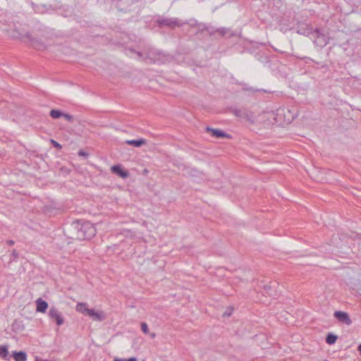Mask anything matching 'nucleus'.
Masks as SVG:
<instances>
[{
  "mask_svg": "<svg viewBox=\"0 0 361 361\" xmlns=\"http://www.w3.org/2000/svg\"><path fill=\"white\" fill-rule=\"evenodd\" d=\"M70 229L71 235L69 238L73 240L90 239L96 234V228L94 225L90 221H83L82 220L73 222Z\"/></svg>",
  "mask_w": 361,
  "mask_h": 361,
  "instance_id": "nucleus-1",
  "label": "nucleus"
},
{
  "mask_svg": "<svg viewBox=\"0 0 361 361\" xmlns=\"http://www.w3.org/2000/svg\"><path fill=\"white\" fill-rule=\"evenodd\" d=\"M267 118L269 120L279 123V124L289 123L295 117V114L289 109L281 108L278 109L276 111H269L265 114Z\"/></svg>",
  "mask_w": 361,
  "mask_h": 361,
  "instance_id": "nucleus-2",
  "label": "nucleus"
},
{
  "mask_svg": "<svg viewBox=\"0 0 361 361\" xmlns=\"http://www.w3.org/2000/svg\"><path fill=\"white\" fill-rule=\"evenodd\" d=\"M136 54L139 58H142L146 63H149L162 62L164 59V55L160 51L152 48L145 50L144 52L138 51Z\"/></svg>",
  "mask_w": 361,
  "mask_h": 361,
  "instance_id": "nucleus-3",
  "label": "nucleus"
},
{
  "mask_svg": "<svg viewBox=\"0 0 361 361\" xmlns=\"http://www.w3.org/2000/svg\"><path fill=\"white\" fill-rule=\"evenodd\" d=\"M157 23L161 27H168L170 28H174L176 27H181L186 23L182 22L177 18H165L157 20Z\"/></svg>",
  "mask_w": 361,
  "mask_h": 361,
  "instance_id": "nucleus-4",
  "label": "nucleus"
},
{
  "mask_svg": "<svg viewBox=\"0 0 361 361\" xmlns=\"http://www.w3.org/2000/svg\"><path fill=\"white\" fill-rule=\"evenodd\" d=\"M231 112L239 118L254 122V114L246 108L233 109Z\"/></svg>",
  "mask_w": 361,
  "mask_h": 361,
  "instance_id": "nucleus-5",
  "label": "nucleus"
},
{
  "mask_svg": "<svg viewBox=\"0 0 361 361\" xmlns=\"http://www.w3.org/2000/svg\"><path fill=\"white\" fill-rule=\"evenodd\" d=\"M48 314L49 318L54 320L58 326H61L64 323L62 314L56 307H51L49 310Z\"/></svg>",
  "mask_w": 361,
  "mask_h": 361,
  "instance_id": "nucleus-6",
  "label": "nucleus"
},
{
  "mask_svg": "<svg viewBox=\"0 0 361 361\" xmlns=\"http://www.w3.org/2000/svg\"><path fill=\"white\" fill-rule=\"evenodd\" d=\"M334 317L338 319V321L343 324H345L348 326L352 324L351 319L350 318L348 314L345 312L336 311L334 312Z\"/></svg>",
  "mask_w": 361,
  "mask_h": 361,
  "instance_id": "nucleus-7",
  "label": "nucleus"
},
{
  "mask_svg": "<svg viewBox=\"0 0 361 361\" xmlns=\"http://www.w3.org/2000/svg\"><path fill=\"white\" fill-rule=\"evenodd\" d=\"M206 131L210 133L212 135L217 138H231V135L219 129H214L210 127L206 128Z\"/></svg>",
  "mask_w": 361,
  "mask_h": 361,
  "instance_id": "nucleus-8",
  "label": "nucleus"
},
{
  "mask_svg": "<svg viewBox=\"0 0 361 361\" xmlns=\"http://www.w3.org/2000/svg\"><path fill=\"white\" fill-rule=\"evenodd\" d=\"M94 321L102 322L105 319V314L102 311H95L94 309H89L87 314Z\"/></svg>",
  "mask_w": 361,
  "mask_h": 361,
  "instance_id": "nucleus-9",
  "label": "nucleus"
},
{
  "mask_svg": "<svg viewBox=\"0 0 361 361\" xmlns=\"http://www.w3.org/2000/svg\"><path fill=\"white\" fill-rule=\"evenodd\" d=\"M112 173L118 175V176L126 178L129 176V173L124 170L121 165H114L111 167Z\"/></svg>",
  "mask_w": 361,
  "mask_h": 361,
  "instance_id": "nucleus-10",
  "label": "nucleus"
},
{
  "mask_svg": "<svg viewBox=\"0 0 361 361\" xmlns=\"http://www.w3.org/2000/svg\"><path fill=\"white\" fill-rule=\"evenodd\" d=\"M36 305L37 312L42 313L45 312L48 307V303L45 300H43L42 298H38L36 300Z\"/></svg>",
  "mask_w": 361,
  "mask_h": 361,
  "instance_id": "nucleus-11",
  "label": "nucleus"
},
{
  "mask_svg": "<svg viewBox=\"0 0 361 361\" xmlns=\"http://www.w3.org/2000/svg\"><path fill=\"white\" fill-rule=\"evenodd\" d=\"M125 143L135 147H140L142 145H145L147 141L145 139L140 138L138 140H128L125 142Z\"/></svg>",
  "mask_w": 361,
  "mask_h": 361,
  "instance_id": "nucleus-12",
  "label": "nucleus"
},
{
  "mask_svg": "<svg viewBox=\"0 0 361 361\" xmlns=\"http://www.w3.org/2000/svg\"><path fill=\"white\" fill-rule=\"evenodd\" d=\"M13 357L15 361H26L27 354L24 351L13 352Z\"/></svg>",
  "mask_w": 361,
  "mask_h": 361,
  "instance_id": "nucleus-13",
  "label": "nucleus"
},
{
  "mask_svg": "<svg viewBox=\"0 0 361 361\" xmlns=\"http://www.w3.org/2000/svg\"><path fill=\"white\" fill-rule=\"evenodd\" d=\"M75 310L77 312L82 313L83 314L87 315L89 308L87 307V305L85 302H78L76 305Z\"/></svg>",
  "mask_w": 361,
  "mask_h": 361,
  "instance_id": "nucleus-14",
  "label": "nucleus"
},
{
  "mask_svg": "<svg viewBox=\"0 0 361 361\" xmlns=\"http://www.w3.org/2000/svg\"><path fill=\"white\" fill-rule=\"evenodd\" d=\"M216 32H218L221 36H228L231 37L233 35V34L231 32V30L226 27H221L216 30Z\"/></svg>",
  "mask_w": 361,
  "mask_h": 361,
  "instance_id": "nucleus-15",
  "label": "nucleus"
},
{
  "mask_svg": "<svg viewBox=\"0 0 361 361\" xmlns=\"http://www.w3.org/2000/svg\"><path fill=\"white\" fill-rule=\"evenodd\" d=\"M275 283H273V285L266 284L263 286L264 290L262 291L264 295H267L269 296L273 295V288H274Z\"/></svg>",
  "mask_w": 361,
  "mask_h": 361,
  "instance_id": "nucleus-16",
  "label": "nucleus"
},
{
  "mask_svg": "<svg viewBox=\"0 0 361 361\" xmlns=\"http://www.w3.org/2000/svg\"><path fill=\"white\" fill-rule=\"evenodd\" d=\"M63 112L58 109H51L49 112V116L54 119H58L62 117Z\"/></svg>",
  "mask_w": 361,
  "mask_h": 361,
  "instance_id": "nucleus-17",
  "label": "nucleus"
},
{
  "mask_svg": "<svg viewBox=\"0 0 361 361\" xmlns=\"http://www.w3.org/2000/svg\"><path fill=\"white\" fill-rule=\"evenodd\" d=\"M338 337L334 334L329 333L327 334L326 337V342L329 345L334 344L337 340Z\"/></svg>",
  "mask_w": 361,
  "mask_h": 361,
  "instance_id": "nucleus-18",
  "label": "nucleus"
},
{
  "mask_svg": "<svg viewBox=\"0 0 361 361\" xmlns=\"http://www.w3.org/2000/svg\"><path fill=\"white\" fill-rule=\"evenodd\" d=\"M23 326L21 325V322L18 320H15L12 324V329L13 331H21L23 330Z\"/></svg>",
  "mask_w": 361,
  "mask_h": 361,
  "instance_id": "nucleus-19",
  "label": "nucleus"
},
{
  "mask_svg": "<svg viewBox=\"0 0 361 361\" xmlns=\"http://www.w3.org/2000/svg\"><path fill=\"white\" fill-rule=\"evenodd\" d=\"M8 348L6 345H0V357H6L8 355Z\"/></svg>",
  "mask_w": 361,
  "mask_h": 361,
  "instance_id": "nucleus-20",
  "label": "nucleus"
},
{
  "mask_svg": "<svg viewBox=\"0 0 361 361\" xmlns=\"http://www.w3.org/2000/svg\"><path fill=\"white\" fill-rule=\"evenodd\" d=\"M62 117H63L65 119H66L69 122H73L74 120L73 116L69 114L63 113V115H62Z\"/></svg>",
  "mask_w": 361,
  "mask_h": 361,
  "instance_id": "nucleus-21",
  "label": "nucleus"
},
{
  "mask_svg": "<svg viewBox=\"0 0 361 361\" xmlns=\"http://www.w3.org/2000/svg\"><path fill=\"white\" fill-rule=\"evenodd\" d=\"M141 329L142 331H143V333L145 334H148L149 332V329H148V326L146 323L145 322H142L141 324Z\"/></svg>",
  "mask_w": 361,
  "mask_h": 361,
  "instance_id": "nucleus-22",
  "label": "nucleus"
},
{
  "mask_svg": "<svg viewBox=\"0 0 361 361\" xmlns=\"http://www.w3.org/2000/svg\"><path fill=\"white\" fill-rule=\"evenodd\" d=\"M51 145L56 149H61L62 148L61 145H60L58 142L54 140H51Z\"/></svg>",
  "mask_w": 361,
  "mask_h": 361,
  "instance_id": "nucleus-23",
  "label": "nucleus"
},
{
  "mask_svg": "<svg viewBox=\"0 0 361 361\" xmlns=\"http://www.w3.org/2000/svg\"><path fill=\"white\" fill-rule=\"evenodd\" d=\"M115 361H137L135 357H130L129 359H116Z\"/></svg>",
  "mask_w": 361,
  "mask_h": 361,
  "instance_id": "nucleus-24",
  "label": "nucleus"
},
{
  "mask_svg": "<svg viewBox=\"0 0 361 361\" xmlns=\"http://www.w3.org/2000/svg\"><path fill=\"white\" fill-rule=\"evenodd\" d=\"M123 235H125L126 236H132L133 235V233L130 230H126L123 231V233H122Z\"/></svg>",
  "mask_w": 361,
  "mask_h": 361,
  "instance_id": "nucleus-25",
  "label": "nucleus"
},
{
  "mask_svg": "<svg viewBox=\"0 0 361 361\" xmlns=\"http://www.w3.org/2000/svg\"><path fill=\"white\" fill-rule=\"evenodd\" d=\"M78 155L80 156V157H87L88 156V154L87 152H85V151H83V150H80L78 152Z\"/></svg>",
  "mask_w": 361,
  "mask_h": 361,
  "instance_id": "nucleus-26",
  "label": "nucleus"
},
{
  "mask_svg": "<svg viewBox=\"0 0 361 361\" xmlns=\"http://www.w3.org/2000/svg\"><path fill=\"white\" fill-rule=\"evenodd\" d=\"M12 256L13 257V259H16L18 257V253L16 250H13L12 251Z\"/></svg>",
  "mask_w": 361,
  "mask_h": 361,
  "instance_id": "nucleus-27",
  "label": "nucleus"
},
{
  "mask_svg": "<svg viewBox=\"0 0 361 361\" xmlns=\"http://www.w3.org/2000/svg\"><path fill=\"white\" fill-rule=\"evenodd\" d=\"M6 243L8 245H14V241L12 240H8L6 241Z\"/></svg>",
  "mask_w": 361,
  "mask_h": 361,
  "instance_id": "nucleus-28",
  "label": "nucleus"
},
{
  "mask_svg": "<svg viewBox=\"0 0 361 361\" xmlns=\"http://www.w3.org/2000/svg\"><path fill=\"white\" fill-rule=\"evenodd\" d=\"M231 314V312H224L223 316L225 317V316H227V317H229L230 315Z\"/></svg>",
  "mask_w": 361,
  "mask_h": 361,
  "instance_id": "nucleus-29",
  "label": "nucleus"
},
{
  "mask_svg": "<svg viewBox=\"0 0 361 361\" xmlns=\"http://www.w3.org/2000/svg\"><path fill=\"white\" fill-rule=\"evenodd\" d=\"M357 350L359 351L360 354L361 355V343L358 345Z\"/></svg>",
  "mask_w": 361,
  "mask_h": 361,
  "instance_id": "nucleus-30",
  "label": "nucleus"
},
{
  "mask_svg": "<svg viewBox=\"0 0 361 361\" xmlns=\"http://www.w3.org/2000/svg\"><path fill=\"white\" fill-rule=\"evenodd\" d=\"M155 336H156V334H155L154 333H153V334H151V337H152V338H154V337H155Z\"/></svg>",
  "mask_w": 361,
  "mask_h": 361,
  "instance_id": "nucleus-31",
  "label": "nucleus"
}]
</instances>
